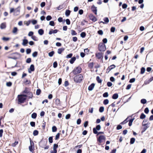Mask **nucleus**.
<instances>
[{
    "mask_svg": "<svg viewBox=\"0 0 153 153\" xmlns=\"http://www.w3.org/2000/svg\"><path fill=\"white\" fill-rule=\"evenodd\" d=\"M27 96L26 95H18V102L20 103H23L26 99Z\"/></svg>",
    "mask_w": 153,
    "mask_h": 153,
    "instance_id": "1",
    "label": "nucleus"
},
{
    "mask_svg": "<svg viewBox=\"0 0 153 153\" xmlns=\"http://www.w3.org/2000/svg\"><path fill=\"white\" fill-rule=\"evenodd\" d=\"M83 79V76L81 74L76 75L74 78V81L76 83H80Z\"/></svg>",
    "mask_w": 153,
    "mask_h": 153,
    "instance_id": "2",
    "label": "nucleus"
},
{
    "mask_svg": "<svg viewBox=\"0 0 153 153\" xmlns=\"http://www.w3.org/2000/svg\"><path fill=\"white\" fill-rule=\"evenodd\" d=\"M82 70L81 68L80 67H76L73 71V74L76 75L81 73Z\"/></svg>",
    "mask_w": 153,
    "mask_h": 153,
    "instance_id": "3",
    "label": "nucleus"
},
{
    "mask_svg": "<svg viewBox=\"0 0 153 153\" xmlns=\"http://www.w3.org/2000/svg\"><path fill=\"white\" fill-rule=\"evenodd\" d=\"M98 48L99 50L100 51H104L106 49L105 45L102 43L99 44Z\"/></svg>",
    "mask_w": 153,
    "mask_h": 153,
    "instance_id": "4",
    "label": "nucleus"
},
{
    "mask_svg": "<svg viewBox=\"0 0 153 153\" xmlns=\"http://www.w3.org/2000/svg\"><path fill=\"white\" fill-rule=\"evenodd\" d=\"M105 137L104 135L100 136L97 140L100 143H101L103 141H105Z\"/></svg>",
    "mask_w": 153,
    "mask_h": 153,
    "instance_id": "5",
    "label": "nucleus"
},
{
    "mask_svg": "<svg viewBox=\"0 0 153 153\" xmlns=\"http://www.w3.org/2000/svg\"><path fill=\"white\" fill-rule=\"evenodd\" d=\"M101 126L100 125H97L96 126V128H93V132L94 134H97L98 132L97 130L99 131L101 129Z\"/></svg>",
    "mask_w": 153,
    "mask_h": 153,
    "instance_id": "6",
    "label": "nucleus"
},
{
    "mask_svg": "<svg viewBox=\"0 0 153 153\" xmlns=\"http://www.w3.org/2000/svg\"><path fill=\"white\" fill-rule=\"evenodd\" d=\"M30 145L29 147V149L30 151L31 152H32L33 151V149H34V143L33 141L30 140Z\"/></svg>",
    "mask_w": 153,
    "mask_h": 153,
    "instance_id": "7",
    "label": "nucleus"
},
{
    "mask_svg": "<svg viewBox=\"0 0 153 153\" xmlns=\"http://www.w3.org/2000/svg\"><path fill=\"white\" fill-rule=\"evenodd\" d=\"M46 143V142L42 140L39 142V145L41 147L43 148L44 147V146H45Z\"/></svg>",
    "mask_w": 153,
    "mask_h": 153,
    "instance_id": "8",
    "label": "nucleus"
},
{
    "mask_svg": "<svg viewBox=\"0 0 153 153\" xmlns=\"http://www.w3.org/2000/svg\"><path fill=\"white\" fill-rule=\"evenodd\" d=\"M92 11L94 13L95 15L97 14V7H95L94 5H93L91 7Z\"/></svg>",
    "mask_w": 153,
    "mask_h": 153,
    "instance_id": "9",
    "label": "nucleus"
},
{
    "mask_svg": "<svg viewBox=\"0 0 153 153\" xmlns=\"http://www.w3.org/2000/svg\"><path fill=\"white\" fill-rule=\"evenodd\" d=\"M58 32V30L56 29L53 30V29H51L49 32V35H51L52 33H56Z\"/></svg>",
    "mask_w": 153,
    "mask_h": 153,
    "instance_id": "10",
    "label": "nucleus"
},
{
    "mask_svg": "<svg viewBox=\"0 0 153 153\" xmlns=\"http://www.w3.org/2000/svg\"><path fill=\"white\" fill-rule=\"evenodd\" d=\"M28 41L27 39H24L23 40V42L22 43V44L24 46H26L27 45L28 43Z\"/></svg>",
    "mask_w": 153,
    "mask_h": 153,
    "instance_id": "11",
    "label": "nucleus"
},
{
    "mask_svg": "<svg viewBox=\"0 0 153 153\" xmlns=\"http://www.w3.org/2000/svg\"><path fill=\"white\" fill-rule=\"evenodd\" d=\"M95 84L94 83L91 84L88 87V90L89 91H92L94 88Z\"/></svg>",
    "mask_w": 153,
    "mask_h": 153,
    "instance_id": "12",
    "label": "nucleus"
},
{
    "mask_svg": "<svg viewBox=\"0 0 153 153\" xmlns=\"http://www.w3.org/2000/svg\"><path fill=\"white\" fill-rule=\"evenodd\" d=\"M19 7H18L17 8L15 9L14 14L15 16L18 15L19 14L20 12V10L18 9Z\"/></svg>",
    "mask_w": 153,
    "mask_h": 153,
    "instance_id": "13",
    "label": "nucleus"
},
{
    "mask_svg": "<svg viewBox=\"0 0 153 153\" xmlns=\"http://www.w3.org/2000/svg\"><path fill=\"white\" fill-rule=\"evenodd\" d=\"M65 49V48H63L59 49L57 51L58 53L59 54H61L64 51Z\"/></svg>",
    "mask_w": 153,
    "mask_h": 153,
    "instance_id": "14",
    "label": "nucleus"
},
{
    "mask_svg": "<svg viewBox=\"0 0 153 153\" xmlns=\"http://www.w3.org/2000/svg\"><path fill=\"white\" fill-rule=\"evenodd\" d=\"M0 28L1 29H5L6 27V24L5 23H2L0 25Z\"/></svg>",
    "mask_w": 153,
    "mask_h": 153,
    "instance_id": "15",
    "label": "nucleus"
},
{
    "mask_svg": "<svg viewBox=\"0 0 153 153\" xmlns=\"http://www.w3.org/2000/svg\"><path fill=\"white\" fill-rule=\"evenodd\" d=\"M18 29L16 27H15L13 28L12 31V33L14 34H17V32L18 31Z\"/></svg>",
    "mask_w": 153,
    "mask_h": 153,
    "instance_id": "16",
    "label": "nucleus"
},
{
    "mask_svg": "<svg viewBox=\"0 0 153 153\" xmlns=\"http://www.w3.org/2000/svg\"><path fill=\"white\" fill-rule=\"evenodd\" d=\"M76 59V58L75 57H73L69 61L70 62V63L72 64L74 63V62L75 61Z\"/></svg>",
    "mask_w": 153,
    "mask_h": 153,
    "instance_id": "17",
    "label": "nucleus"
},
{
    "mask_svg": "<svg viewBox=\"0 0 153 153\" xmlns=\"http://www.w3.org/2000/svg\"><path fill=\"white\" fill-rule=\"evenodd\" d=\"M96 56L98 59H100L102 56V54L100 53H97L96 54Z\"/></svg>",
    "mask_w": 153,
    "mask_h": 153,
    "instance_id": "18",
    "label": "nucleus"
},
{
    "mask_svg": "<svg viewBox=\"0 0 153 153\" xmlns=\"http://www.w3.org/2000/svg\"><path fill=\"white\" fill-rule=\"evenodd\" d=\"M38 32L40 35H42L43 34L44 32L43 29H40L38 30Z\"/></svg>",
    "mask_w": 153,
    "mask_h": 153,
    "instance_id": "19",
    "label": "nucleus"
},
{
    "mask_svg": "<svg viewBox=\"0 0 153 153\" xmlns=\"http://www.w3.org/2000/svg\"><path fill=\"white\" fill-rule=\"evenodd\" d=\"M118 94H117L116 93L113 95L112 98L114 99H116L118 98Z\"/></svg>",
    "mask_w": 153,
    "mask_h": 153,
    "instance_id": "20",
    "label": "nucleus"
},
{
    "mask_svg": "<svg viewBox=\"0 0 153 153\" xmlns=\"http://www.w3.org/2000/svg\"><path fill=\"white\" fill-rule=\"evenodd\" d=\"M145 121H143V126H145V127L143 129L144 130V131H145L146 130V129H147V128H148V127L147 126V124H145L144 123Z\"/></svg>",
    "mask_w": 153,
    "mask_h": 153,
    "instance_id": "21",
    "label": "nucleus"
},
{
    "mask_svg": "<svg viewBox=\"0 0 153 153\" xmlns=\"http://www.w3.org/2000/svg\"><path fill=\"white\" fill-rule=\"evenodd\" d=\"M71 11L69 10H67L65 13V15L67 16H68L70 13Z\"/></svg>",
    "mask_w": 153,
    "mask_h": 153,
    "instance_id": "22",
    "label": "nucleus"
},
{
    "mask_svg": "<svg viewBox=\"0 0 153 153\" xmlns=\"http://www.w3.org/2000/svg\"><path fill=\"white\" fill-rule=\"evenodd\" d=\"M96 80L97 82L100 83L102 82V80L100 78V77L99 76H97L96 77Z\"/></svg>",
    "mask_w": 153,
    "mask_h": 153,
    "instance_id": "23",
    "label": "nucleus"
},
{
    "mask_svg": "<svg viewBox=\"0 0 153 153\" xmlns=\"http://www.w3.org/2000/svg\"><path fill=\"white\" fill-rule=\"evenodd\" d=\"M135 139L134 138H132L130 139V143L131 144H133L135 141Z\"/></svg>",
    "mask_w": 153,
    "mask_h": 153,
    "instance_id": "24",
    "label": "nucleus"
},
{
    "mask_svg": "<svg viewBox=\"0 0 153 153\" xmlns=\"http://www.w3.org/2000/svg\"><path fill=\"white\" fill-rule=\"evenodd\" d=\"M145 71V68L144 67H142L141 69L140 74H143Z\"/></svg>",
    "mask_w": 153,
    "mask_h": 153,
    "instance_id": "25",
    "label": "nucleus"
},
{
    "mask_svg": "<svg viewBox=\"0 0 153 153\" xmlns=\"http://www.w3.org/2000/svg\"><path fill=\"white\" fill-rule=\"evenodd\" d=\"M146 117V116L143 113L141 114V115L140 116V118L141 119H143L145 118Z\"/></svg>",
    "mask_w": 153,
    "mask_h": 153,
    "instance_id": "26",
    "label": "nucleus"
},
{
    "mask_svg": "<svg viewBox=\"0 0 153 153\" xmlns=\"http://www.w3.org/2000/svg\"><path fill=\"white\" fill-rule=\"evenodd\" d=\"M37 116V114L35 113H33L31 115V117L33 119H35Z\"/></svg>",
    "mask_w": 153,
    "mask_h": 153,
    "instance_id": "27",
    "label": "nucleus"
},
{
    "mask_svg": "<svg viewBox=\"0 0 153 153\" xmlns=\"http://www.w3.org/2000/svg\"><path fill=\"white\" fill-rule=\"evenodd\" d=\"M28 97L29 98H31L33 97V94L31 92H29L28 94Z\"/></svg>",
    "mask_w": 153,
    "mask_h": 153,
    "instance_id": "28",
    "label": "nucleus"
},
{
    "mask_svg": "<svg viewBox=\"0 0 153 153\" xmlns=\"http://www.w3.org/2000/svg\"><path fill=\"white\" fill-rule=\"evenodd\" d=\"M30 69L32 71H33L34 70V65H31L30 67Z\"/></svg>",
    "mask_w": 153,
    "mask_h": 153,
    "instance_id": "29",
    "label": "nucleus"
},
{
    "mask_svg": "<svg viewBox=\"0 0 153 153\" xmlns=\"http://www.w3.org/2000/svg\"><path fill=\"white\" fill-rule=\"evenodd\" d=\"M71 31V34L72 35H77V33L74 30H72Z\"/></svg>",
    "mask_w": 153,
    "mask_h": 153,
    "instance_id": "30",
    "label": "nucleus"
},
{
    "mask_svg": "<svg viewBox=\"0 0 153 153\" xmlns=\"http://www.w3.org/2000/svg\"><path fill=\"white\" fill-rule=\"evenodd\" d=\"M39 132L37 130H34L33 133V135L34 136L37 135L38 134Z\"/></svg>",
    "mask_w": 153,
    "mask_h": 153,
    "instance_id": "31",
    "label": "nucleus"
},
{
    "mask_svg": "<svg viewBox=\"0 0 153 153\" xmlns=\"http://www.w3.org/2000/svg\"><path fill=\"white\" fill-rule=\"evenodd\" d=\"M31 38L33 40H34V41H37L38 40V38L36 36H32V37H31Z\"/></svg>",
    "mask_w": 153,
    "mask_h": 153,
    "instance_id": "32",
    "label": "nucleus"
},
{
    "mask_svg": "<svg viewBox=\"0 0 153 153\" xmlns=\"http://www.w3.org/2000/svg\"><path fill=\"white\" fill-rule=\"evenodd\" d=\"M133 120H134L133 119H131L129 120V122L128 123V125L129 126H131Z\"/></svg>",
    "mask_w": 153,
    "mask_h": 153,
    "instance_id": "33",
    "label": "nucleus"
},
{
    "mask_svg": "<svg viewBox=\"0 0 153 153\" xmlns=\"http://www.w3.org/2000/svg\"><path fill=\"white\" fill-rule=\"evenodd\" d=\"M103 20L104 22L106 23H108L109 22V20L108 18L105 17L104 18Z\"/></svg>",
    "mask_w": 153,
    "mask_h": 153,
    "instance_id": "34",
    "label": "nucleus"
},
{
    "mask_svg": "<svg viewBox=\"0 0 153 153\" xmlns=\"http://www.w3.org/2000/svg\"><path fill=\"white\" fill-rule=\"evenodd\" d=\"M109 102V101L108 99H105V100L103 101V104L105 105H106L108 104Z\"/></svg>",
    "mask_w": 153,
    "mask_h": 153,
    "instance_id": "35",
    "label": "nucleus"
},
{
    "mask_svg": "<svg viewBox=\"0 0 153 153\" xmlns=\"http://www.w3.org/2000/svg\"><path fill=\"white\" fill-rule=\"evenodd\" d=\"M57 128L55 126H54L52 127V131L53 132H56L57 131Z\"/></svg>",
    "mask_w": 153,
    "mask_h": 153,
    "instance_id": "36",
    "label": "nucleus"
},
{
    "mask_svg": "<svg viewBox=\"0 0 153 153\" xmlns=\"http://www.w3.org/2000/svg\"><path fill=\"white\" fill-rule=\"evenodd\" d=\"M85 36H86V33L84 32H82L80 34L81 36L83 38H84L85 37Z\"/></svg>",
    "mask_w": 153,
    "mask_h": 153,
    "instance_id": "37",
    "label": "nucleus"
},
{
    "mask_svg": "<svg viewBox=\"0 0 153 153\" xmlns=\"http://www.w3.org/2000/svg\"><path fill=\"white\" fill-rule=\"evenodd\" d=\"M37 54L38 52L36 51H35L33 53L32 56L33 57H35L37 56Z\"/></svg>",
    "mask_w": 153,
    "mask_h": 153,
    "instance_id": "38",
    "label": "nucleus"
},
{
    "mask_svg": "<svg viewBox=\"0 0 153 153\" xmlns=\"http://www.w3.org/2000/svg\"><path fill=\"white\" fill-rule=\"evenodd\" d=\"M54 53V51H52L51 52H50L48 53V55L50 57H52L53 56V55Z\"/></svg>",
    "mask_w": 153,
    "mask_h": 153,
    "instance_id": "39",
    "label": "nucleus"
},
{
    "mask_svg": "<svg viewBox=\"0 0 153 153\" xmlns=\"http://www.w3.org/2000/svg\"><path fill=\"white\" fill-rule=\"evenodd\" d=\"M147 102L146 100L145 99H142L141 100V102L142 103L144 104H145Z\"/></svg>",
    "mask_w": 153,
    "mask_h": 153,
    "instance_id": "40",
    "label": "nucleus"
},
{
    "mask_svg": "<svg viewBox=\"0 0 153 153\" xmlns=\"http://www.w3.org/2000/svg\"><path fill=\"white\" fill-rule=\"evenodd\" d=\"M104 107H100L99 108V111L100 112H102L104 111Z\"/></svg>",
    "mask_w": 153,
    "mask_h": 153,
    "instance_id": "41",
    "label": "nucleus"
},
{
    "mask_svg": "<svg viewBox=\"0 0 153 153\" xmlns=\"http://www.w3.org/2000/svg\"><path fill=\"white\" fill-rule=\"evenodd\" d=\"M12 85V83L10 82H7L6 84V85L8 87H10Z\"/></svg>",
    "mask_w": 153,
    "mask_h": 153,
    "instance_id": "42",
    "label": "nucleus"
},
{
    "mask_svg": "<svg viewBox=\"0 0 153 153\" xmlns=\"http://www.w3.org/2000/svg\"><path fill=\"white\" fill-rule=\"evenodd\" d=\"M31 52V50L30 49L28 48L26 50V52L27 54H29Z\"/></svg>",
    "mask_w": 153,
    "mask_h": 153,
    "instance_id": "43",
    "label": "nucleus"
},
{
    "mask_svg": "<svg viewBox=\"0 0 153 153\" xmlns=\"http://www.w3.org/2000/svg\"><path fill=\"white\" fill-rule=\"evenodd\" d=\"M41 92V90L40 89H38L36 91V94L37 95H39L40 94Z\"/></svg>",
    "mask_w": 153,
    "mask_h": 153,
    "instance_id": "44",
    "label": "nucleus"
},
{
    "mask_svg": "<svg viewBox=\"0 0 153 153\" xmlns=\"http://www.w3.org/2000/svg\"><path fill=\"white\" fill-rule=\"evenodd\" d=\"M49 25L53 26L55 25V23L53 21H51L49 22Z\"/></svg>",
    "mask_w": 153,
    "mask_h": 153,
    "instance_id": "45",
    "label": "nucleus"
},
{
    "mask_svg": "<svg viewBox=\"0 0 153 153\" xmlns=\"http://www.w3.org/2000/svg\"><path fill=\"white\" fill-rule=\"evenodd\" d=\"M58 147V145L57 144H54L53 146V150H56V149Z\"/></svg>",
    "mask_w": 153,
    "mask_h": 153,
    "instance_id": "46",
    "label": "nucleus"
},
{
    "mask_svg": "<svg viewBox=\"0 0 153 153\" xmlns=\"http://www.w3.org/2000/svg\"><path fill=\"white\" fill-rule=\"evenodd\" d=\"M50 143H52L53 142V137H50L48 139Z\"/></svg>",
    "mask_w": 153,
    "mask_h": 153,
    "instance_id": "47",
    "label": "nucleus"
},
{
    "mask_svg": "<svg viewBox=\"0 0 153 153\" xmlns=\"http://www.w3.org/2000/svg\"><path fill=\"white\" fill-rule=\"evenodd\" d=\"M93 66V64L92 62L88 64V67L89 68H92Z\"/></svg>",
    "mask_w": 153,
    "mask_h": 153,
    "instance_id": "48",
    "label": "nucleus"
},
{
    "mask_svg": "<svg viewBox=\"0 0 153 153\" xmlns=\"http://www.w3.org/2000/svg\"><path fill=\"white\" fill-rule=\"evenodd\" d=\"M109 67V68H110V69L112 70L115 67V65H111Z\"/></svg>",
    "mask_w": 153,
    "mask_h": 153,
    "instance_id": "49",
    "label": "nucleus"
},
{
    "mask_svg": "<svg viewBox=\"0 0 153 153\" xmlns=\"http://www.w3.org/2000/svg\"><path fill=\"white\" fill-rule=\"evenodd\" d=\"M52 19V17L50 16H48L46 18V20L47 21H49L51 20Z\"/></svg>",
    "mask_w": 153,
    "mask_h": 153,
    "instance_id": "50",
    "label": "nucleus"
},
{
    "mask_svg": "<svg viewBox=\"0 0 153 153\" xmlns=\"http://www.w3.org/2000/svg\"><path fill=\"white\" fill-rule=\"evenodd\" d=\"M108 96V92H105L103 94V96L104 97H107Z\"/></svg>",
    "mask_w": 153,
    "mask_h": 153,
    "instance_id": "51",
    "label": "nucleus"
},
{
    "mask_svg": "<svg viewBox=\"0 0 153 153\" xmlns=\"http://www.w3.org/2000/svg\"><path fill=\"white\" fill-rule=\"evenodd\" d=\"M128 120V118H127L123 122H122L120 124L122 125H123V124H125V123H127L128 121V120Z\"/></svg>",
    "mask_w": 153,
    "mask_h": 153,
    "instance_id": "52",
    "label": "nucleus"
},
{
    "mask_svg": "<svg viewBox=\"0 0 153 153\" xmlns=\"http://www.w3.org/2000/svg\"><path fill=\"white\" fill-rule=\"evenodd\" d=\"M31 61V59L30 58H28L26 61V62L27 63H30Z\"/></svg>",
    "mask_w": 153,
    "mask_h": 153,
    "instance_id": "53",
    "label": "nucleus"
},
{
    "mask_svg": "<svg viewBox=\"0 0 153 153\" xmlns=\"http://www.w3.org/2000/svg\"><path fill=\"white\" fill-rule=\"evenodd\" d=\"M60 135V134L59 133H58L56 135L55 137V140H56L58 139L59 138Z\"/></svg>",
    "mask_w": 153,
    "mask_h": 153,
    "instance_id": "54",
    "label": "nucleus"
},
{
    "mask_svg": "<svg viewBox=\"0 0 153 153\" xmlns=\"http://www.w3.org/2000/svg\"><path fill=\"white\" fill-rule=\"evenodd\" d=\"M30 125L32 127H35V123L34 122H31L30 123Z\"/></svg>",
    "mask_w": 153,
    "mask_h": 153,
    "instance_id": "55",
    "label": "nucleus"
},
{
    "mask_svg": "<svg viewBox=\"0 0 153 153\" xmlns=\"http://www.w3.org/2000/svg\"><path fill=\"white\" fill-rule=\"evenodd\" d=\"M149 111V108H145V109L144 110V112L146 114L148 113Z\"/></svg>",
    "mask_w": 153,
    "mask_h": 153,
    "instance_id": "56",
    "label": "nucleus"
},
{
    "mask_svg": "<svg viewBox=\"0 0 153 153\" xmlns=\"http://www.w3.org/2000/svg\"><path fill=\"white\" fill-rule=\"evenodd\" d=\"M57 66V63L56 62H55L53 63V67L54 68H56Z\"/></svg>",
    "mask_w": 153,
    "mask_h": 153,
    "instance_id": "57",
    "label": "nucleus"
},
{
    "mask_svg": "<svg viewBox=\"0 0 153 153\" xmlns=\"http://www.w3.org/2000/svg\"><path fill=\"white\" fill-rule=\"evenodd\" d=\"M127 7V5L126 4H123L122 5V8L123 9H126Z\"/></svg>",
    "mask_w": 153,
    "mask_h": 153,
    "instance_id": "58",
    "label": "nucleus"
},
{
    "mask_svg": "<svg viewBox=\"0 0 153 153\" xmlns=\"http://www.w3.org/2000/svg\"><path fill=\"white\" fill-rule=\"evenodd\" d=\"M135 79L134 78H133L129 80V82L130 83H132L135 81Z\"/></svg>",
    "mask_w": 153,
    "mask_h": 153,
    "instance_id": "59",
    "label": "nucleus"
},
{
    "mask_svg": "<svg viewBox=\"0 0 153 153\" xmlns=\"http://www.w3.org/2000/svg\"><path fill=\"white\" fill-rule=\"evenodd\" d=\"M115 28L114 27H112L111 28V32H114L115 31Z\"/></svg>",
    "mask_w": 153,
    "mask_h": 153,
    "instance_id": "60",
    "label": "nucleus"
},
{
    "mask_svg": "<svg viewBox=\"0 0 153 153\" xmlns=\"http://www.w3.org/2000/svg\"><path fill=\"white\" fill-rule=\"evenodd\" d=\"M66 24L68 25H69L70 24V22L69 19H67L66 20Z\"/></svg>",
    "mask_w": 153,
    "mask_h": 153,
    "instance_id": "61",
    "label": "nucleus"
},
{
    "mask_svg": "<svg viewBox=\"0 0 153 153\" xmlns=\"http://www.w3.org/2000/svg\"><path fill=\"white\" fill-rule=\"evenodd\" d=\"M112 85V84L111 82H108L107 83V85L108 87H111Z\"/></svg>",
    "mask_w": 153,
    "mask_h": 153,
    "instance_id": "62",
    "label": "nucleus"
},
{
    "mask_svg": "<svg viewBox=\"0 0 153 153\" xmlns=\"http://www.w3.org/2000/svg\"><path fill=\"white\" fill-rule=\"evenodd\" d=\"M122 126L119 125L117 126V129L119 130L122 129Z\"/></svg>",
    "mask_w": 153,
    "mask_h": 153,
    "instance_id": "63",
    "label": "nucleus"
},
{
    "mask_svg": "<svg viewBox=\"0 0 153 153\" xmlns=\"http://www.w3.org/2000/svg\"><path fill=\"white\" fill-rule=\"evenodd\" d=\"M33 33L32 31H30V32L28 34V36H32L33 35Z\"/></svg>",
    "mask_w": 153,
    "mask_h": 153,
    "instance_id": "64",
    "label": "nucleus"
}]
</instances>
